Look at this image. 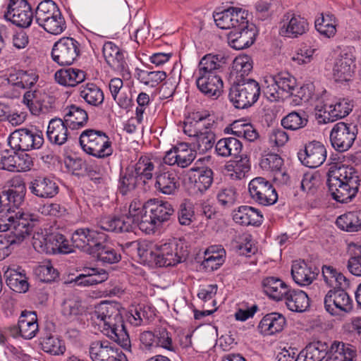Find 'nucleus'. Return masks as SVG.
<instances>
[{"mask_svg":"<svg viewBox=\"0 0 361 361\" xmlns=\"http://www.w3.org/2000/svg\"><path fill=\"white\" fill-rule=\"evenodd\" d=\"M196 84L199 90L208 97H218L223 88L221 77L217 75L198 74Z\"/></svg>","mask_w":361,"mask_h":361,"instance_id":"nucleus-33","label":"nucleus"},{"mask_svg":"<svg viewBox=\"0 0 361 361\" xmlns=\"http://www.w3.org/2000/svg\"><path fill=\"white\" fill-rule=\"evenodd\" d=\"M357 136L355 126L338 122L330 133V141L335 150L339 152L348 151L353 145Z\"/></svg>","mask_w":361,"mask_h":361,"instance_id":"nucleus-15","label":"nucleus"},{"mask_svg":"<svg viewBox=\"0 0 361 361\" xmlns=\"http://www.w3.org/2000/svg\"><path fill=\"white\" fill-rule=\"evenodd\" d=\"M4 17L13 24L26 28L32 22L33 12L26 0H10Z\"/></svg>","mask_w":361,"mask_h":361,"instance_id":"nucleus-19","label":"nucleus"},{"mask_svg":"<svg viewBox=\"0 0 361 361\" xmlns=\"http://www.w3.org/2000/svg\"><path fill=\"white\" fill-rule=\"evenodd\" d=\"M326 184L332 198L339 203L351 202L357 195L361 178L358 171L351 166L341 165L331 168L327 173Z\"/></svg>","mask_w":361,"mask_h":361,"instance_id":"nucleus-2","label":"nucleus"},{"mask_svg":"<svg viewBox=\"0 0 361 361\" xmlns=\"http://www.w3.org/2000/svg\"><path fill=\"white\" fill-rule=\"evenodd\" d=\"M307 118L300 114L293 111L281 120L282 126L288 130H296L304 128L307 123Z\"/></svg>","mask_w":361,"mask_h":361,"instance_id":"nucleus-57","label":"nucleus"},{"mask_svg":"<svg viewBox=\"0 0 361 361\" xmlns=\"http://www.w3.org/2000/svg\"><path fill=\"white\" fill-rule=\"evenodd\" d=\"M32 245L37 252L47 254H68L72 252L68 240L59 233L48 235L35 233L32 237Z\"/></svg>","mask_w":361,"mask_h":361,"instance_id":"nucleus-12","label":"nucleus"},{"mask_svg":"<svg viewBox=\"0 0 361 361\" xmlns=\"http://www.w3.org/2000/svg\"><path fill=\"white\" fill-rule=\"evenodd\" d=\"M145 208V212L149 213L159 226L169 221L175 212L170 202L155 199L146 202Z\"/></svg>","mask_w":361,"mask_h":361,"instance_id":"nucleus-31","label":"nucleus"},{"mask_svg":"<svg viewBox=\"0 0 361 361\" xmlns=\"http://www.w3.org/2000/svg\"><path fill=\"white\" fill-rule=\"evenodd\" d=\"M286 324L285 317L278 312L266 314L260 321L258 329L264 335H273L283 330Z\"/></svg>","mask_w":361,"mask_h":361,"instance_id":"nucleus-43","label":"nucleus"},{"mask_svg":"<svg viewBox=\"0 0 361 361\" xmlns=\"http://www.w3.org/2000/svg\"><path fill=\"white\" fill-rule=\"evenodd\" d=\"M81 302L76 299H67L62 305V313L68 319H73L83 312Z\"/></svg>","mask_w":361,"mask_h":361,"instance_id":"nucleus-62","label":"nucleus"},{"mask_svg":"<svg viewBox=\"0 0 361 361\" xmlns=\"http://www.w3.org/2000/svg\"><path fill=\"white\" fill-rule=\"evenodd\" d=\"M79 142L84 152L99 159L111 156L114 151L110 138L101 130L87 129L82 131Z\"/></svg>","mask_w":361,"mask_h":361,"instance_id":"nucleus-9","label":"nucleus"},{"mask_svg":"<svg viewBox=\"0 0 361 361\" xmlns=\"http://www.w3.org/2000/svg\"><path fill=\"white\" fill-rule=\"evenodd\" d=\"M354 106L353 100L340 98L331 103L318 102L316 104L315 117L320 123H327L347 116Z\"/></svg>","mask_w":361,"mask_h":361,"instance_id":"nucleus-11","label":"nucleus"},{"mask_svg":"<svg viewBox=\"0 0 361 361\" xmlns=\"http://www.w3.org/2000/svg\"><path fill=\"white\" fill-rule=\"evenodd\" d=\"M234 221L243 226H259L263 222V215L261 212L252 207L243 205L233 212Z\"/></svg>","mask_w":361,"mask_h":361,"instance_id":"nucleus-36","label":"nucleus"},{"mask_svg":"<svg viewBox=\"0 0 361 361\" xmlns=\"http://www.w3.org/2000/svg\"><path fill=\"white\" fill-rule=\"evenodd\" d=\"M355 69V56L351 48L341 51L335 60L333 75L336 81H349Z\"/></svg>","mask_w":361,"mask_h":361,"instance_id":"nucleus-20","label":"nucleus"},{"mask_svg":"<svg viewBox=\"0 0 361 361\" xmlns=\"http://www.w3.org/2000/svg\"><path fill=\"white\" fill-rule=\"evenodd\" d=\"M245 26H238L228 35L229 45L236 49L241 50L250 47L255 41L257 30L253 24H249L246 19Z\"/></svg>","mask_w":361,"mask_h":361,"instance_id":"nucleus-22","label":"nucleus"},{"mask_svg":"<svg viewBox=\"0 0 361 361\" xmlns=\"http://www.w3.org/2000/svg\"><path fill=\"white\" fill-rule=\"evenodd\" d=\"M177 166L181 168L188 166L195 158V154L186 144L181 143L176 147Z\"/></svg>","mask_w":361,"mask_h":361,"instance_id":"nucleus-61","label":"nucleus"},{"mask_svg":"<svg viewBox=\"0 0 361 361\" xmlns=\"http://www.w3.org/2000/svg\"><path fill=\"white\" fill-rule=\"evenodd\" d=\"M136 76L142 83L154 87L166 79V73L161 71H148L137 69Z\"/></svg>","mask_w":361,"mask_h":361,"instance_id":"nucleus-52","label":"nucleus"},{"mask_svg":"<svg viewBox=\"0 0 361 361\" xmlns=\"http://www.w3.org/2000/svg\"><path fill=\"white\" fill-rule=\"evenodd\" d=\"M215 142V134L212 128H204L193 142L194 147L200 154H204L211 149Z\"/></svg>","mask_w":361,"mask_h":361,"instance_id":"nucleus-51","label":"nucleus"},{"mask_svg":"<svg viewBox=\"0 0 361 361\" xmlns=\"http://www.w3.org/2000/svg\"><path fill=\"white\" fill-rule=\"evenodd\" d=\"M102 53L107 64L114 70L125 75H129L128 66L126 61L124 52L112 42L104 44Z\"/></svg>","mask_w":361,"mask_h":361,"instance_id":"nucleus-27","label":"nucleus"},{"mask_svg":"<svg viewBox=\"0 0 361 361\" xmlns=\"http://www.w3.org/2000/svg\"><path fill=\"white\" fill-rule=\"evenodd\" d=\"M40 344L42 349L45 353L53 355H63L66 350V346L63 341L51 335L43 338Z\"/></svg>","mask_w":361,"mask_h":361,"instance_id":"nucleus-53","label":"nucleus"},{"mask_svg":"<svg viewBox=\"0 0 361 361\" xmlns=\"http://www.w3.org/2000/svg\"><path fill=\"white\" fill-rule=\"evenodd\" d=\"M287 307L293 312H302L310 306V300L305 292L299 289H291L288 287V291L283 299Z\"/></svg>","mask_w":361,"mask_h":361,"instance_id":"nucleus-39","label":"nucleus"},{"mask_svg":"<svg viewBox=\"0 0 361 361\" xmlns=\"http://www.w3.org/2000/svg\"><path fill=\"white\" fill-rule=\"evenodd\" d=\"M119 353L118 349L106 340L93 341L89 348L92 361H112Z\"/></svg>","mask_w":361,"mask_h":361,"instance_id":"nucleus-32","label":"nucleus"},{"mask_svg":"<svg viewBox=\"0 0 361 361\" xmlns=\"http://www.w3.org/2000/svg\"><path fill=\"white\" fill-rule=\"evenodd\" d=\"M28 190L33 195L43 199L52 198L59 191V185L51 178L37 176L28 183Z\"/></svg>","mask_w":361,"mask_h":361,"instance_id":"nucleus-28","label":"nucleus"},{"mask_svg":"<svg viewBox=\"0 0 361 361\" xmlns=\"http://www.w3.org/2000/svg\"><path fill=\"white\" fill-rule=\"evenodd\" d=\"M194 173L190 177L193 184L195 196L202 195L211 187L214 180V172L209 167L192 168Z\"/></svg>","mask_w":361,"mask_h":361,"instance_id":"nucleus-30","label":"nucleus"},{"mask_svg":"<svg viewBox=\"0 0 361 361\" xmlns=\"http://www.w3.org/2000/svg\"><path fill=\"white\" fill-rule=\"evenodd\" d=\"M243 149L241 142L235 137L220 139L215 145V150L222 157L238 158Z\"/></svg>","mask_w":361,"mask_h":361,"instance_id":"nucleus-47","label":"nucleus"},{"mask_svg":"<svg viewBox=\"0 0 361 361\" xmlns=\"http://www.w3.org/2000/svg\"><path fill=\"white\" fill-rule=\"evenodd\" d=\"M119 246L126 254L132 255L137 253L140 259L145 262V259L149 252L148 247L145 244H141L137 240L127 242L124 244H119Z\"/></svg>","mask_w":361,"mask_h":361,"instance_id":"nucleus-60","label":"nucleus"},{"mask_svg":"<svg viewBox=\"0 0 361 361\" xmlns=\"http://www.w3.org/2000/svg\"><path fill=\"white\" fill-rule=\"evenodd\" d=\"M294 281L300 286L310 285L317 278L318 270H314L304 260H295L291 268Z\"/></svg>","mask_w":361,"mask_h":361,"instance_id":"nucleus-34","label":"nucleus"},{"mask_svg":"<svg viewBox=\"0 0 361 361\" xmlns=\"http://www.w3.org/2000/svg\"><path fill=\"white\" fill-rule=\"evenodd\" d=\"M154 170V164L152 159L147 156H141L135 164L128 166L121 173L119 192L126 195L137 187L145 185L147 180L152 179Z\"/></svg>","mask_w":361,"mask_h":361,"instance_id":"nucleus-4","label":"nucleus"},{"mask_svg":"<svg viewBox=\"0 0 361 361\" xmlns=\"http://www.w3.org/2000/svg\"><path fill=\"white\" fill-rule=\"evenodd\" d=\"M39 331L37 316L35 312L23 310L18 318V324L8 328V332L13 338L19 336L32 339Z\"/></svg>","mask_w":361,"mask_h":361,"instance_id":"nucleus-18","label":"nucleus"},{"mask_svg":"<svg viewBox=\"0 0 361 361\" xmlns=\"http://www.w3.org/2000/svg\"><path fill=\"white\" fill-rule=\"evenodd\" d=\"M107 235L97 230L90 228L77 229L72 235L73 246L96 257L103 263L118 262L121 256L117 251L104 244Z\"/></svg>","mask_w":361,"mask_h":361,"instance_id":"nucleus-3","label":"nucleus"},{"mask_svg":"<svg viewBox=\"0 0 361 361\" xmlns=\"http://www.w3.org/2000/svg\"><path fill=\"white\" fill-rule=\"evenodd\" d=\"M64 121L71 129H78L84 127L88 121V114L82 108L71 104L64 110Z\"/></svg>","mask_w":361,"mask_h":361,"instance_id":"nucleus-44","label":"nucleus"},{"mask_svg":"<svg viewBox=\"0 0 361 361\" xmlns=\"http://www.w3.org/2000/svg\"><path fill=\"white\" fill-rule=\"evenodd\" d=\"M283 164L282 158L274 153H269L264 155L260 161V166L262 169L270 171L276 173L281 172V167Z\"/></svg>","mask_w":361,"mask_h":361,"instance_id":"nucleus-58","label":"nucleus"},{"mask_svg":"<svg viewBox=\"0 0 361 361\" xmlns=\"http://www.w3.org/2000/svg\"><path fill=\"white\" fill-rule=\"evenodd\" d=\"M85 73L80 69L70 68L61 69L55 73L56 81L66 87H75L85 79Z\"/></svg>","mask_w":361,"mask_h":361,"instance_id":"nucleus-46","label":"nucleus"},{"mask_svg":"<svg viewBox=\"0 0 361 361\" xmlns=\"http://www.w3.org/2000/svg\"><path fill=\"white\" fill-rule=\"evenodd\" d=\"M233 69L240 74L237 79L246 78L245 75H247L252 69V62L247 56L237 57L233 61Z\"/></svg>","mask_w":361,"mask_h":361,"instance_id":"nucleus-64","label":"nucleus"},{"mask_svg":"<svg viewBox=\"0 0 361 361\" xmlns=\"http://www.w3.org/2000/svg\"><path fill=\"white\" fill-rule=\"evenodd\" d=\"M281 23L280 35L289 38H298L309 30L307 20L290 11L283 16Z\"/></svg>","mask_w":361,"mask_h":361,"instance_id":"nucleus-21","label":"nucleus"},{"mask_svg":"<svg viewBox=\"0 0 361 361\" xmlns=\"http://www.w3.org/2000/svg\"><path fill=\"white\" fill-rule=\"evenodd\" d=\"M155 188L163 194H174L180 185L177 173L164 166H159L155 172Z\"/></svg>","mask_w":361,"mask_h":361,"instance_id":"nucleus-26","label":"nucleus"},{"mask_svg":"<svg viewBox=\"0 0 361 361\" xmlns=\"http://www.w3.org/2000/svg\"><path fill=\"white\" fill-rule=\"evenodd\" d=\"M147 257L145 262L162 267H171L185 261L189 255L185 243L179 240H173L154 248L148 247Z\"/></svg>","mask_w":361,"mask_h":361,"instance_id":"nucleus-5","label":"nucleus"},{"mask_svg":"<svg viewBox=\"0 0 361 361\" xmlns=\"http://www.w3.org/2000/svg\"><path fill=\"white\" fill-rule=\"evenodd\" d=\"M226 251L221 246L213 245L204 252V259L202 266L207 271L217 269L224 262Z\"/></svg>","mask_w":361,"mask_h":361,"instance_id":"nucleus-45","label":"nucleus"},{"mask_svg":"<svg viewBox=\"0 0 361 361\" xmlns=\"http://www.w3.org/2000/svg\"><path fill=\"white\" fill-rule=\"evenodd\" d=\"M80 51V44L76 39L73 37H62L54 43L51 58L60 66H69L77 60Z\"/></svg>","mask_w":361,"mask_h":361,"instance_id":"nucleus-14","label":"nucleus"},{"mask_svg":"<svg viewBox=\"0 0 361 361\" xmlns=\"http://www.w3.org/2000/svg\"><path fill=\"white\" fill-rule=\"evenodd\" d=\"M261 284L264 293L276 301L283 300L284 295L288 291V286L277 277H265L262 279Z\"/></svg>","mask_w":361,"mask_h":361,"instance_id":"nucleus-41","label":"nucleus"},{"mask_svg":"<svg viewBox=\"0 0 361 361\" xmlns=\"http://www.w3.org/2000/svg\"><path fill=\"white\" fill-rule=\"evenodd\" d=\"M7 286L17 293H25L29 289V283L25 270L21 267L17 269L8 268L4 272Z\"/></svg>","mask_w":361,"mask_h":361,"instance_id":"nucleus-40","label":"nucleus"},{"mask_svg":"<svg viewBox=\"0 0 361 361\" xmlns=\"http://www.w3.org/2000/svg\"><path fill=\"white\" fill-rule=\"evenodd\" d=\"M8 144L14 150L26 152L38 149L44 144V137L40 130L22 128L11 133Z\"/></svg>","mask_w":361,"mask_h":361,"instance_id":"nucleus-13","label":"nucleus"},{"mask_svg":"<svg viewBox=\"0 0 361 361\" xmlns=\"http://www.w3.org/2000/svg\"><path fill=\"white\" fill-rule=\"evenodd\" d=\"M248 190L251 198L263 206L272 205L278 200V194L272 184L262 177L252 179L249 183Z\"/></svg>","mask_w":361,"mask_h":361,"instance_id":"nucleus-17","label":"nucleus"},{"mask_svg":"<svg viewBox=\"0 0 361 361\" xmlns=\"http://www.w3.org/2000/svg\"><path fill=\"white\" fill-rule=\"evenodd\" d=\"M247 14L242 8L231 7L221 12L214 13V19L221 29H235L238 26H245Z\"/></svg>","mask_w":361,"mask_h":361,"instance_id":"nucleus-25","label":"nucleus"},{"mask_svg":"<svg viewBox=\"0 0 361 361\" xmlns=\"http://www.w3.org/2000/svg\"><path fill=\"white\" fill-rule=\"evenodd\" d=\"M35 274L40 281L47 283L54 281L59 276V272L49 262L39 265L35 269Z\"/></svg>","mask_w":361,"mask_h":361,"instance_id":"nucleus-63","label":"nucleus"},{"mask_svg":"<svg viewBox=\"0 0 361 361\" xmlns=\"http://www.w3.org/2000/svg\"><path fill=\"white\" fill-rule=\"evenodd\" d=\"M35 20L40 27L52 35H59L66 27L64 18L52 0H44L39 4L35 10Z\"/></svg>","mask_w":361,"mask_h":361,"instance_id":"nucleus-8","label":"nucleus"},{"mask_svg":"<svg viewBox=\"0 0 361 361\" xmlns=\"http://www.w3.org/2000/svg\"><path fill=\"white\" fill-rule=\"evenodd\" d=\"M118 302L104 301L96 307L94 314L100 320L102 332L125 350L130 351L131 343Z\"/></svg>","mask_w":361,"mask_h":361,"instance_id":"nucleus-1","label":"nucleus"},{"mask_svg":"<svg viewBox=\"0 0 361 361\" xmlns=\"http://www.w3.org/2000/svg\"><path fill=\"white\" fill-rule=\"evenodd\" d=\"M302 164L309 168L321 166L326 159V149L323 144L317 141L307 143L303 149L298 153Z\"/></svg>","mask_w":361,"mask_h":361,"instance_id":"nucleus-23","label":"nucleus"},{"mask_svg":"<svg viewBox=\"0 0 361 361\" xmlns=\"http://www.w3.org/2000/svg\"><path fill=\"white\" fill-rule=\"evenodd\" d=\"M329 346L320 341L310 343L298 355L295 361H322L329 353Z\"/></svg>","mask_w":361,"mask_h":361,"instance_id":"nucleus-37","label":"nucleus"},{"mask_svg":"<svg viewBox=\"0 0 361 361\" xmlns=\"http://www.w3.org/2000/svg\"><path fill=\"white\" fill-rule=\"evenodd\" d=\"M16 212V209L4 204H0V231H6L11 229L12 222L19 214Z\"/></svg>","mask_w":361,"mask_h":361,"instance_id":"nucleus-56","label":"nucleus"},{"mask_svg":"<svg viewBox=\"0 0 361 361\" xmlns=\"http://www.w3.org/2000/svg\"><path fill=\"white\" fill-rule=\"evenodd\" d=\"M38 78L34 70H18L14 73H11L8 80L15 87L26 89L32 87L38 80Z\"/></svg>","mask_w":361,"mask_h":361,"instance_id":"nucleus-48","label":"nucleus"},{"mask_svg":"<svg viewBox=\"0 0 361 361\" xmlns=\"http://www.w3.org/2000/svg\"><path fill=\"white\" fill-rule=\"evenodd\" d=\"M80 96L87 104L99 106L104 102V96L101 88L94 83L88 82L80 87Z\"/></svg>","mask_w":361,"mask_h":361,"instance_id":"nucleus-49","label":"nucleus"},{"mask_svg":"<svg viewBox=\"0 0 361 361\" xmlns=\"http://www.w3.org/2000/svg\"><path fill=\"white\" fill-rule=\"evenodd\" d=\"M26 185L20 178L13 180L11 188L0 193V204L2 202L17 209L25 201Z\"/></svg>","mask_w":361,"mask_h":361,"instance_id":"nucleus-29","label":"nucleus"},{"mask_svg":"<svg viewBox=\"0 0 361 361\" xmlns=\"http://www.w3.org/2000/svg\"><path fill=\"white\" fill-rule=\"evenodd\" d=\"M337 20L331 13H322V16L315 20L316 30L323 36L330 38L336 33Z\"/></svg>","mask_w":361,"mask_h":361,"instance_id":"nucleus-50","label":"nucleus"},{"mask_svg":"<svg viewBox=\"0 0 361 361\" xmlns=\"http://www.w3.org/2000/svg\"><path fill=\"white\" fill-rule=\"evenodd\" d=\"M296 78L288 71H281L264 78V93L271 101H279L295 94Z\"/></svg>","mask_w":361,"mask_h":361,"instance_id":"nucleus-7","label":"nucleus"},{"mask_svg":"<svg viewBox=\"0 0 361 361\" xmlns=\"http://www.w3.org/2000/svg\"><path fill=\"white\" fill-rule=\"evenodd\" d=\"M33 216V214L29 213L20 212L16 217L11 226V235L6 236L8 240H13L12 245L20 243L31 233L35 225Z\"/></svg>","mask_w":361,"mask_h":361,"instance_id":"nucleus-24","label":"nucleus"},{"mask_svg":"<svg viewBox=\"0 0 361 361\" xmlns=\"http://www.w3.org/2000/svg\"><path fill=\"white\" fill-rule=\"evenodd\" d=\"M356 356L355 348L340 341L332 343L325 361H354Z\"/></svg>","mask_w":361,"mask_h":361,"instance_id":"nucleus-42","label":"nucleus"},{"mask_svg":"<svg viewBox=\"0 0 361 361\" xmlns=\"http://www.w3.org/2000/svg\"><path fill=\"white\" fill-rule=\"evenodd\" d=\"M180 224L189 226L195 220V209L192 202L185 199L180 204L177 212Z\"/></svg>","mask_w":361,"mask_h":361,"instance_id":"nucleus-54","label":"nucleus"},{"mask_svg":"<svg viewBox=\"0 0 361 361\" xmlns=\"http://www.w3.org/2000/svg\"><path fill=\"white\" fill-rule=\"evenodd\" d=\"M324 304L326 311L333 316L348 313L353 308L352 298L341 288L329 290L324 297Z\"/></svg>","mask_w":361,"mask_h":361,"instance_id":"nucleus-16","label":"nucleus"},{"mask_svg":"<svg viewBox=\"0 0 361 361\" xmlns=\"http://www.w3.org/2000/svg\"><path fill=\"white\" fill-rule=\"evenodd\" d=\"M347 269L353 275L361 276V245L354 244L350 247Z\"/></svg>","mask_w":361,"mask_h":361,"instance_id":"nucleus-55","label":"nucleus"},{"mask_svg":"<svg viewBox=\"0 0 361 361\" xmlns=\"http://www.w3.org/2000/svg\"><path fill=\"white\" fill-rule=\"evenodd\" d=\"M228 57L224 54H209L204 56L198 65V74L217 75L222 71Z\"/></svg>","mask_w":361,"mask_h":361,"instance_id":"nucleus-35","label":"nucleus"},{"mask_svg":"<svg viewBox=\"0 0 361 361\" xmlns=\"http://www.w3.org/2000/svg\"><path fill=\"white\" fill-rule=\"evenodd\" d=\"M145 205L146 202L135 199L130 204L128 214L103 217L99 222V227L103 231L118 233L133 231L135 221L145 212Z\"/></svg>","mask_w":361,"mask_h":361,"instance_id":"nucleus-6","label":"nucleus"},{"mask_svg":"<svg viewBox=\"0 0 361 361\" xmlns=\"http://www.w3.org/2000/svg\"><path fill=\"white\" fill-rule=\"evenodd\" d=\"M259 94L260 87L256 80L243 78L237 79L231 87L228 97L236 109H246L258 100Z\"/></svg>","mask_w":361,"mask_h":361,"instance_id":"nucleus-10","label":"nucleus"},{"mask_svg":"<svg viewBox=\"0 0 361 361\" xmlns=\"http://www.w3.org/2000/svg\"><path fill=\"white\" fill-rule=\"evenodd\" d=\"M68 126L61 118H52L48 125L47 135L49 141L56 145L66 143L68 137Z\"/></svg>","mask_w":361,"mask_h":361,"instance_id":"nucleus-38","label":"nucleus"},{"mask_svg":"<svg viewBox=\"0 0 361 361\" xmlns=\"http://www.w3.org/2000/svg\"><path fill=\"white\" fill-rule=\"evenodd\" d=\"M237 197L236 190L232 186L221 188L216 195L219 203L225 208L232 207L235 203Z\"/></svg>","mask_w":361,"mask_h":361,"instance_id":"nucleus-59","label":"nucleus"}]
</instances>
